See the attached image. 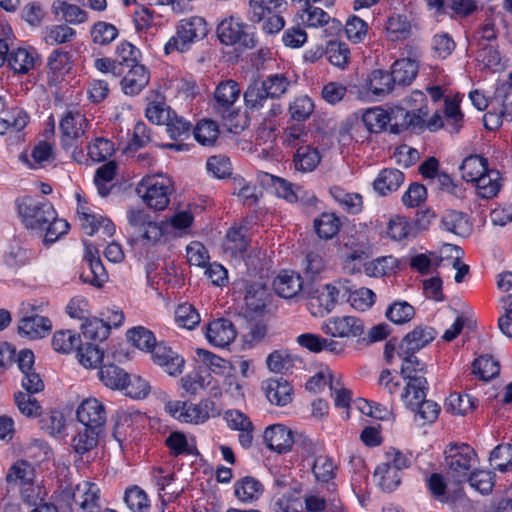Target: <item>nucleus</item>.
<instances>
[{
	"instance_id": "nucleus-1",
	"label": "nucleus",
	"mask_w": 512,
	"mask_h": 512,
	"mask_svg": "<svg viewBox=\"0 0 512 512\" xmlns=\"http://www.w3.org/2000/svg\"><path fill=\"white\" fill-rule=\"evenodd\" d=\"M208 34L206 21L202 17L194 16L182 19L176 26V33L164 46V52L169 55L173 52L184 53L191 45L204 39Z\"/></svg>"
},
{
	"instance_id": "nucleus-2",
	"label": "nucleus",
	"mask_w": 512,
	"mask_h": 512,
	"mask_svg": "<svg viewBox=\"0 0 512 512\" xmlns=\"http://www.w3.org/2000/svg\"><path fill=\"white\" fill-rule=\"evenodd\" d=\"M16 203L18 214L27 229L43 232L47 222L55 219V209L45 198L26 196Z\"/></svg>"
},
{
	"instance_id": "nucleus-3",
	"label": "nucleus",
	"mask_w": 512,
	"mask_h": 512,
	"mask_svg": "<svg viewBox=\"0 0 512 512\" xmlns=\"http://www.w3.org/2000/svg\"><path fill=\"white\" fill-rule=\"evenodd\" d=\"M136 190L150 209L162 211L168 206L174 189L170 178L153 175L143 178Z\"/></svg>"
},
{
	"instance_id": "nucleus-4",
	"label": "nucleus",
	"mask_w": 512,
	"mask_h": 512,
	"mask_svg": "<svg viewBox=\"0 0 512 512\" xmlns=\"http://www.w3.org/2000/svg\"><path fill=\"white\" fill-rule=\"evenodd\" d=\"M284 0H250L248 18L254 23H261L266 34L279 32L285 25L280 15Z\"/></svg>"
},
{
	"instance_id": "nucleus-5",
	"label": "nucleus",
	"mask_w": 512,
	"mask_h": 512,
	"mask_svg": "<svg viewBox=\"0 0 512 512\" xmlns=\"http://www.w3.org/2000/svg\"><path fill=\"white\" fill-rule=\"evenodd\" d=\"M425 374L426 366H411L409 362L401 365V375L406 380L401 399L411 411L426 398L429 386Z\"/></svg>"
},
{
	"instance_id": "nucleus-6",
	"label": "nucleus",
	"mask_w": 512,
	"mask_h": 512,
	"mask_svg": "<svg viewBox=\"0 0 512 512\" xmlns=\"http://www.w3.org/2000/svg\"><path fill=\"white\" fill-rule=\"evenodd\" d=\"M43 304L36 302H22L20 306V320L18 322V333L21 336L35 340L44 338L52 330V322L40 315Z\"/></svg>"
},
{
	"instance_id": "nucleus-7",
	"label": "nucleus",
	"mask_w": 512,
	"mask_h": 512,
	"mask_svg": "<svg viewBox=\"0 0 512 512\" xmlns=\"http://www.w3.org/2000/svg\"><path fill=\"white\" fill-rule=\"evenodd\" d=\"M436 337V331L432 327L417 326L401 340L398 345L397 355L402 359V364L409 362L411 366H426L415 353L427 346Z\"/></svg>"
},
{
	"instance_id": "nucleus-8",
	"label": "nucleus",
	"mask_w": 512,
	"mask_h": 512,
	"mask_svg": "<svg viewBox=\"0 0 512 512\" xmlns=\"http://www.w3.org/2000/svg\"><path fill=\"white\" fill-rule=\"evenodd\" d=\"M308 295V307L314 316H324L330 313L338 302L339 296L346 297L348 287L338 282L336 285L327 284L322 288H311L305 291Z\"/></svg>"
},
{
	"instance_id": "nucleus-9",
	"label": "nucleus",
	"mask_w": 512,
	"mask_h": 512,
	"mask_svg": "<svg viewBox=\"0 0 512 512\" xmlns=\"http://www.w3.org/2000/svg\"><path fill=\"white\" fill-rule=\"evenodd\" d=\"M89 122L79 109H70L63 113L59 129L62 147L68 151L77 144H82L86 137Z\"/></svg>"
},
{
	"instance_id": "nucleus-10",
	"label": "nucleus",
	"mask_w": 512,
	"mask_h": 512,
	"mask_svg": "<svg viewBox=\"0 0 512 512\" xmlns=\"http://www.w3.org/2000/svg\"><path fill=\"white\" fill-rule=\"evenodd\" d=\"M240 92L239 84L231 79L220 82L214 92L213 110L225 121L229 130H231L232 120L238 115L235 102L238 100Z\"/></svg>"
},
{
	"instance_id": "nucleus-11",
	"label": "nucleus",
	"mask_w": 512,
	"mask_h": 512,
	"mask_svg": "<svg viewBox=\"0 0 512 512\" xmlns=\"http://www.w3.org/2000/svg\"><path fill=\"white\" fill-rule=\"evenodd\" d=\"M248 26L240 18L230 16L222 20L217 27L218 38L225 45L239 44L243 48L253 49L257 40L253 32L247 31Z\"/></svg>"
},
{
	"instance_id": "nucleus-12",
	"label": "nucleus",
	"mask_w": 512,
	"mask_h": 512,
	"mask_svg": "<svg viewBox=\"0 0 512 512\" xmlns=\"http://www.w3.org/2000/svg\"><path fill=\"white\" fill-rule=\"evenodd\" d=\"M444 454L449 473L458 481L468 475L477 457L474 449L466 443H451Z\"/></svg>"
},
{
	"instance_id": "nucleus-13",
	"label": "nucleus",
	"mask_w": 512,
	"mask_h": 512,
	"mask_svg": "<svg viewBox=\"0 0 512 512\" xmlns=\"http://www.w3.org/2000/svg\"><path fill=\"white\" fill-rule=\"evenodd\" d=\"M130 235L135 241L156 242L162 236V230L150 219L143 209L131 208L127 212Z\"/></svg>"
},
{
	"instance_id": "nucleus-14",
	"label": "nucleus",
	"mask_w": 512,
	"mask_h": 512,
	"mask_svg": "<svg viewBox=\"0 0 512 512\" xmlns=\"http://www.w3.org/2000/svg\"><path fill=\"white\" fill-rule=\"evenodd\" d=\"M322 331L336 338H355L364 333L363 321L354 316H338L327 319Z\"/></svg>"
},
{
	"instance_id": "nucleus-15",
	"label": "nucleus",
	"mask_w": 512,
	"mask_h": 512,
	"mask_svg": "<svg viewBox=\"0 0 512 512\" xmlns=\"http://www.w3.org/2000/svg\"><path fill=\"white\" fill-rule=\"evenodd\" d=\"M76 414L78 421L84 426L102 431L106 422V410L98 399L88 398L82 401Z\"/></svg>"
},
{
	"instance_id": "nucleus-16",
	"label": "nucleus",
	"mask_w": 512,
	"mask_h": 512,
	"mask_svg": "<svg viewBox=\"0 0 512 512\" xmlns=\"http://www.w3.org/2000/svg\"><path fill=\"white\" fill-rule=\"evenodd\" d=\"M100 488L97 484L90 481L78 483L72 493V498L83 512H99Z\"/></svg>"
},
{
	"instance_id": "nucleus-17",
	"label": "nucleus",
	"mask_w": 512,
	"mask_h": 512,
	"mask_svg": "<svg viewBox=\"0 0 512 512\" xmlns=\"http://www.w3.org/2000/svg\"><path fill=\"white\" fill-rule=\"evenodd\" d=\"M152 359L155 364L164 369L171 376L182 373L185 361L177 352L163 343H158L152 350Z\"/></svg>"
},
{
	"instance_id": "nucleus-18",
	"label": "nucleus",
	"mask_w": 512,
	"mask_h": 512,
	"mask_svg": "<svg viewBox=\"0 0 512 512\" xmlns=\"http://www.w3.org/2000/svg\"><path fill=\"white\" fill-rule=\"evenodd\" d=\"M205 335L209 343L223 348L235 339L236 329L229 319L220 318L208 324Z\"/></svg>"
},
{
	"instance_id": "nucleus-19",
	"label": "nucleus",
	"mask_w": 512,
	"mask_h": 512,
	"mask_svg": "<svg viewBox=\"0 0 512 512\" xmlns=\"http://www.w3.org/2000/svg\"><path fill=\"white\" fill-rule=\"evenodd\" d=\"M266 446L278 453L289 451L293 445L291 430L282 424H274L267 427L263 435Z\"/></svg>"
},
{
	"instance_id": "nucleus-20",
	"label": "nucleus",
	"mask_w": 512,
	"mask_h": 512,
	"mask_svg": "<svg viewBox=\"0 0 512 512\" xmlns=\"http://www.w3.org/2000/svg\"><path fill=\"white\" fill-rule=\"evenodd\" d=\"M232 430L239 431L238 439L243 448H249L253 442L254 426L251 420L239 410H228L224 416Z\"/></svg>"
},
{
	"instance_id": "nucleus-21",
	"label": "nucleus",
	"mask_w": 512,
	"mask_h": 512,
	"mask_svg": "<svg viewBox=\"0 0 512 512\" xmlns=\"http://www.w3.org/2000/svg\"><path fill=\"white\" fill-rule=\"evenodd\" d=\"M270 178L278 197L290 203L301 201L305 205H312L316 201V197L313 194H308L301 187H294L291 183L280 177L271 175Z\"/></svg>"
},
{
	"instance_id": "nucleus-22",
	"label": "nucleus",
	"mask_w": 512,
	"mask_h": 512,
	"mask_svg": "<svg viewBox=\"0 0 512 512\" xmlns=\"http://www.w3.org/2000/svg\"><path fill=\"white\" fill-rule=\"evenodd\" d=\"M262 389L272 404L285 406L292 401V387L282 377L267 379L262 383Z\"/></svg>"
},
{
	"instance_id": "nucleus-23",
	"label": "nucleus",
	"mask_w": 512,
	"mask_h": 512,
	"mask_svg": "<svg viewBox=\"0 0 512 512\" xmlns=\"http://www.w3.org/2000/svg\"><path fill=\"white\" fill-rule=\"evenodd\" d=\"M127 69L128 71L121 80L122 91L126 95H137L148 85L150 74L142 64Z\"/></svg>"
},
{
	"instance_id": "nucleus-24",
	"label": "nucleus",
	"mask_w": 512,
	"mask_h": 512,
	"mask_svg": "<svg viewBox=\"0 0 512 512\" xmlns=\"http://www.w3.org/2000/svg\"><path fill=\"white\" fill-rule=\"evenodd\" d=\"M275 292L282 298L291 299L303 289L301 276L293 271H282L273 281Z\"/></svg>"
},
{
	"instance_id": "nucleus-25",
	"label": "nucleus",
	"mask_w": 512,
	"mask_h": 512,
	"mask_svg": "<svg viewBox=\"0 0 512 512\" xmlns=\"http://www.w3.org/2000/svg\"><path fill=\"white\" fill-rule=\"evenodd\" d=\"M36 61L35 49L18 47L9 52L7 64L15 73L26 74L35 67Z\"/></svg>"
},
{
	"instance_id": "nucleus-26",
	"label": "nucleus",
	"mask_w": 512,
	"mask_h": 512,
	"mask_svg": "<svg viewBox=\"0 0 512 512\" xmlns=\"http://www.w3.org/2000/svg\"><path fill=\"white\" fill-rule=\"evenodd\" d=\"M404 174L395 168L383 169L373 182L375 191L381 196H386L399 189L404 181Z\"/></svg>"
},
{
	"instance_id": "nucleus-27",
	"label": "nucleus",
	"mask_w": 512,
	"mask_h": 512,
	"mask_svg": "<svg viewBox=\"0 0 512 512\" xmlns=\"http://www.w3.org/2000/svg\"><path fill=\"white\" fill-rule=\"evenodd\" d=\"M165 410L175 419L184 423H203L197 404L185 401H170L166 403Z\"/></svg>"
},
{
	"instance_id": "nucleus-28",
	"label": "nucleus",
	"mask_w": 512,
	"mask_h": 512,
	"mask_svg": "<svg viewBox=\"0 0 512 512\" xmlns=\"http://www.w3.org/2000/svg\"><path fill=\"white\" fill-rule=\"evenodd\" d=\"M418 69L417 61L410 58H402L393 63L390 75L393 77L396 85L408 86L416 78Z\"/></svg>"
},
{
	"instance_id": "nucleus-29",
	"label": "nucleus",
	"mask_w": 512,
	"mask_h": 512,
	"mask_svg": "<svg viewBox=\"0 0 512 512\" xmlns=\"http://www.w3.org/2000/svg\"><path fill=\"white\" fill-rule=\"evenodd\" d=\"M442 228L458 236H467L471 231L468 216L456 210H446L441 217Z\"/></svg>"
},
{
	"instance_id": "nucleus-30",
	"label": "nucleus",
	"mask_w": 512,
	"mask_h": 512,
	"mask_svg": "<svg viewBox=\"0 0 512 512\" xmlns=\"http://www.w3.org/2000/svg\"><path fill=\"white\" fill-rule=\"evenodd\" d=\"M263 491L262 483L251 476H245L234 484L235 496L242 502H253L259 499Z\"/></svg>"
},
{
	"instance_id": "nucleus-31",
	"label": "nucleus",
	"mask_w": 512,
	"mask_h": 512,
	"mask_svg": "<svg viewBox=\"0 0 512 512\" xmlns=\"http://www.w3.org/2000/svg\"><path fill=\"white\" fill-rule=\"evenodd\" d=\"M269 291L261 283H252L247 285L245 294V304L247 308L255 313H262L269 302Z\"/></svg>"
},
{
	"instance_id": "nucleus-32",
	"label": "nucleus",
	"mask_w": 512,
	"mask_h": 512,
	"mask_svg": "<svg viewBox=\"0 0 512 512\" xmlns=\"http://www.w3.org/2000/svg\"><path fill=\"white\" fill-rule=\"evenodd\" d=\"M395 85L390 73L380 69L373 70L366 81L368 90L376 97L386 96L392 92Z\"/></svg>"
},
{
	"instance_id": "nucleus-33",
	"label": "nucleus",
	"mask_w": 512,
	"mask_h": 512,
	"mask_svg": "<svg viewBox=\"0 0 512 512\" xmlns=\"http://www.w3.org/2000/svg\"><path fill=\"white\" fill-rule=\"evenodd\" d=\"M244 228H231L226 235L225 252L235 259H244L249 241L244 234Z\"/></svg>"
},
{
	"instance_id": "nucleus-34",
	"label": "nucleus",
	"mask_w": 512,
	"mask_h": 512,
	"mask_svg": "<svg viewBox=\"0 0 512 512\" xmlns=\"http://www.w3.org/2000/svg\"><path fill=\"white\" fill-rule=\"evenodd\" d=\"M500 173L496 169H487L477 180L476 184L478 195L483 199L495 197L500 190Z\"/></svg>"
},
{
	"instance_id": "nucleus-35",
	"label": "nucleus",
	"mask_w": 512,
	"mask_h": 512,
	"mask_svg": "<svg viewBox=\"0 0 512 512\" xmlns=\"http://www.w3.org/2000/svg\"><path fill=\"white\" fill-rule=\"evenodd\" d=\"M271 96L265 89V84L260 79L254 80L244 92V101L246 108L252 111L262 109Z\"/></svg>"
},
{
	"instance_id": "nucleus-36",
	"label": "nucleus",
	"mask_w": 512,
	"mask_h": 512,
	"mask_svg": "<svg viewBox=\"0 0 512 512\" xmlns=\"http://www.w3.org/2000/svg\"><path fill=\"white\" fill-rule=\"evenodd\" d=\"M35 470L26 460H18L8 470L6 482L9 485H26L33 482Z\"/></svg>"
},
{
	"instance_id": "nucleus-37",
	"label": "nucleus",
	"mask_w": 512,
	"mask_h": 512,
	"mask_svg": "<svg viewBox=\"0 0 512 512\" xmlns=\"http://www.w3.org/2000/svg\"><path fill=\"white\" fill-rule=\"evenodd\" d=\"M487 169V159L477 154L467 156L460 165L462 178L466 182L474 183Z\"/></svg>"
},
{
	"instance_id": "nucleus-38",
	"label": "nucleus",
	"mask_w": 512,
	"mask_h": 512,
	"mask_svg": "<svg viewBox=\"0 0 512 512\" xmlns=\"http://www.w3.org/2000/svg\"><path fill=\"white\" fill-rule=\"evenodd\" d=\"M101 382L113 390H121L128 379V373L114 364H104L99 369Z\"/></svg>"
},
{
	"instance_id": "nucleus-39",
	"label": "nucleus",
	"mask_w": 512,
	"mask_h": 512,
	"mask_svg": "<svg viewBox=\"0 0 512 512\" xmlns=\"http://www.w3.org/2000/svg\"><path fill=\"white\" fill-rule=\"evenodd\" d=\"M321 157L316 148L310 145L299 146L294 155V165L296 170L301 172H311L320 163Z\"/></svg>"
},
{
	"instance_id": "nucleus-40",
	"label": "nucleus",
	"mask_w": 512,
	"mask_h": 512,
	"mask_svg": "<svg viewBox=\"0 0 512 512\" xmlns=\"http://www.w3.org/2000/svg\"><path fill=\"white\" fill-rule=\"evenodd\" d=\"M52 8L57 15H61L67 23L77 25L88 20V13L77 5L57 0Z\"/></svg>"
},
{
	"instance_id": "nucleus-41",
	"label": "nucleus",
	"mask_w": 512,
	"mask_h": 512,
	"mask_svg": "<svg viewBox=\"0 0 512 512\" xmlns=\"http://www.w3.org/2000/svg\"><path fill=\"white\" fill-rule=\"evenodd\" d=\"M374 478L377 479L378 486L385 492L395 490L401 483L400 473L383 462L376 467Z\"/></svg>"
},
{
	"instance_id": "nucleus-42",
	"label": "nucleus",
	"mask_w": 512,
	"mask_h": 512,
	"mask_svg": "<svg viewBox=\"0 0 512 512\" xmlns=\"http://www.w3.org/2000/svg\"><path fill=\"white\" fill-rule=\"evenodd\" d=\"M101 431L86 427L72 438V447L77 454L83 455L97 446Z\"/></svg>"
},
{
	"instance_id": "nucleus-43",
	"label": "nucleus",
	"mask_w": 512,
	"mask_h": 512,
	"mask_svg": "<svg viewBox=\"0 0 512 512\" xmlns=\"http://www.w3.org/2000/svg\"><path fill=\"white\" fill-rule=\"evenodd\" d=\"M330 194L348 213L357 214L362 210L363 202L360 194L348 193L339 186L331 187Z\"/></svg>"
},
{
	"instance_id": "nucleus-44",
	"label": "nucleus",
	"mask_w": 512,
	"mask_h": 512,
	"mask_svg": "<svg viewBox=\"0 0 512 512\" xmlns=\"http://www.w3.org/2000/svg\"><path fill=\"white\" fill-rule=\"evenodd\" d=\"M340 219L334 213H322L314 220V229L321 239H332L339 231Z\"/></svg>"
},
{
	"instance_id": "nucleus-45",
	"label": "nucleus",
	"mask_w": 512,
	"mask_h": 512,
	"mask_svg": "<svg viewBox=\"0 0 512 512\" xmlns=\"http://www.w3.org/2000/svg\"><path fill=\"white\" fill-rule=\"evenodd\" d=\"M362 121L371 133L382 132L388 127V111L380 107L368 109L363 114Z\"/></svg>"
},
{
	"instance_id": "nucleus-46",
	"label": "nucleus",
	"mask_w": 512,
	"mask_h": 512,
	"mask_svg": "<svg viewBox=\"0 0 512 512\" xmlns=\"http://www.w3.org/2000/svg\"><path fill=\"white\" fill-rule=\"evenodd\" d=\"M386 31L391 41L404 40L411 33V24L405 15H392L388 18Z\"/></svg>"
},
{
	"instance_id": "nucleus-47",
	"label": "nucleus",
	"mask_w": 512,
	"mask_h": 512,
	"mask_svg": "<svg viewBox=\"0 0 512 512\" xmlns=\"http://www.w3.org/2000/svg\"><path fill=\"white\" fill-rule=\"evenodd\" d=\"M476 400L468 394L451 393L445 402V409L454 415H465L476 407Z\"/></svg>"
},
{
	"instance_id": "nucleus-48",
	"label": "nucleus",
	"mask_w": 512,
	"mask_h": 512,
	"mask_svg": "<svg viewBox=\"0 0 512 512\" xmlns=\"http://www.w3.org/2000/svg\"><path fill=\"white\" fill-rule=\"evenodd\" d=\"M118 34L116 26L105 21L94 23L90 29L93 43L101 46L109 45L117 38Z\"/></svg>"
},
{
	"instance_id": "nucleus-49",
	"label": "nucleus",
	"mask_w": 512,
	"mask_h": 512,
	"mask_svg": "<svg viewBox=\"0 0 512 512\" xmlns=\"http://www.w3.org/2000/svg\"><path fill=\"white\" fill-rule=\"evenodd\" d=\"M81 343L80 336L71 330H61L54 333L52 338V347L56 352L70 353L77 350Z\"/></svg>"
},
{
	"instance_id": "nucleus-50",
	"label": "nucleus",
	"mask_w": 512,
	"mask_h": 512,
	"mask_svg": "<svg viewBox=\"0 0 512 512\" xmlns=\"http://www.w3.org/2000/svg\"><path fill=\"white\" fill-rule=\"evenodd\" d=\"M127 338L138 349L149 352L158 344L153 332L143 326L129 329L127 331Z\"/></svg>"
},
{
	"instance_id": "nucleus-51",
	"label": "nucleus",
	"mask_w": 512,
	"mask_h": 512,
	"mask_svg": "<svg viewBox=\"0 0 512 512\" xmlns=\"http://www.w3.org/2000/svg\"><path fill=\"white\" fill-rule=\"evenodd\" d=\"M76 37V31L66 24L52 25L44 32V41L48 45H59L72 41Z\"/></svg>"
},
{
	"instance_id": "nucleus-52",
	"label": "nucleus",
	"mask_w": 512,
	"mask_h": 512,
	"mask_svg": "<svg viewBox=\"0 0 512 512\" xmlns=\"http://www.w3.org/2000/svg\"><path fill=\"white\" fill-rule=\"evenodd\" d=\"M116 169V163L113 161H109L97 168L94 176V183L97 187L98 193L102 197H105L110 193V187L108 184L114 179Z\"/></svg>"
},
{
	"instance_id": "nucleus-53",
	"label": "nucleus",
	"mask_w": 512,
	"mask_h": 512,
	"mask_svg": "<svg viewBox=\"0 0 512 512\" xmlns=\"http://www.w3.org/2000/svg\"><path fill=\"white\" fill-rule=\"evenodd\" d=\"M141 52L140 50L132 45L128 41H123L118 44L116 48V62H119L123 69V73L126 68L132 67L139 64Z\"/></svg>"
},
{
	"instance_id": "nucleus-54",
	"label": "nucleus",
	"mask_w": 512,
	"mask_h": 512,
	"mask_svg": "<svg viewBox=\"0 0 512 512\" xmlns=\"http://www.w3.org/2000/svg\"><path fill=\"white\" fill-rule=\"evenodd\" d=\"M473 373L481 380L488 381L500 372L499 362L490 356H480L472 363Z\"/></svg>"
},
{
	"instance_id": "nucleus-55",
	"label": "nucleus",
	"mask_w": 512,
	"mask_h": 512,
	"mask_svg": "<svg viewBox=\"0 0 512 512\" xmlns=\"http://www.w3.org/2000/svg\"><path fill=\"white\" fill-rule=\"evenodd\" d=\"M114 144L104 137H96L87 146V155L94 162H102L114 153Z\"/></svg>"
},
{
	"instance_id": "nucleus-56",
	"label": "nucleus",
	"mask_w": 512,
	"mask_h": 512,
	"mask_svg": "<svg viewBox=\"0 0 512 512\" xmlns=\"http://www.w3.org/2000/svg\"><path fill=\"white\" fill-rule=\"evenodd\" d=\"M124 501L132 512H147L150 507L147 494L138 486L126 489Z\"/></svg>"
},
{
	"instance_id": "nucleus-57",
	"label": "nucleus",
	"mask_w": 512,
	"mask_h": 512,
	"mask_svg": "<svg viewBox=\"0 0 512 512\" xmlns=\"http://www.w3.org/2000/svg\"><path fill=\"white\" fill-rule=\"evenodd\" d=\"M325 54L332 65L343 68L348 63L350 50L346 43L330 40L327 43Z\"/></svg>"
},
{
	"instance_id": "nucleus-58",
	"label": "nucleus",
	"mask_w": 512,
	"mask_h": 512,
	"mask_svg": "<svg viewBox=\"0 0 512 512\" xmlns=\"http://www.w3.org/2000/svg\"><path fill=\"white\" fill-rule=\"evenodd\" d=\"M166 125V132L175 141H184L190 136L192 124L173 112Z\"/></svg>"
},
{
	"instance_id": "nucleus-59",
	"label": "nucleus",
	"mask_w": 512,
	"mask_h": 512,
	"mask_svg": "<svg viewBox=\"0 0 512 512\" xmlns=\"http://www.w3.org/2000/svg\"><path fill=\"white\" fill-rule=\"evenodd\" d=\"M81 329L86 339L94 341H104L110 334L105 323L96 317L85 319L81 324Z\"/></svg>"
},
{
	"instance_id": "nucleus-60",
	"label": "nucleus",
	"mask_w": 512,
	"mask_h": 512,
	"mask_svg": "<svg viewBox=\"0 0 512 512\" xmlns=\"http://www.w3.org/2000/svg\"><path fill=\"white\" fill-rule=\"evenodd\" d=\"M414 315V307L406 301H396L386 310V317L395 324L406 323L410 321Z\"/></svg>"
},
{
	"instance_id": "nucleus-61",
	"label": "nucleus",
	"mask_w": 512,
	"mask_h": 512,
	"mask_svg": "<svg viewBox=\"0 0 512 512\" xmlns=\"http://www.w3.org/2000/svg\"><path fill=\"white\" fill-rule=\"evenodd\" d=\"M77 357L84 367L93 368L104 359V352L95 344L82 345L80 343L77 348Z\"/></svg>"
},
{
	"instance_id": "nucleus-62",
	"label": "nucleus",
	"mask_w": 512,
	"mask_h": 512,
	"mask_svg": "<svg viewBox=\"0 0 512 512\" xmlns=\"http://www.w3.org/2000/svg\"><path fill=\"white\" fill-rule=\"evenodd\" d=\"M32 161L26 160L30 168H43L54 160L52 146L45 141L39 142L31 151Z\"/></svg>"
},
{
	"instance_id": "nucleus-63",
	"label": "nucleus",
	"mask_w": 512,
	"mask_h": 512,
	"mask_svg": "<svg viewBox=\"0 0 512 512\" xmlns=\"http://www.w3.org/2000/svg\"><path fill=\"white\" fill-rule=\"evenodd\" d=\"M455 47L454 39L446 32L437 33L431 39L433 55L439 59H446L451 55Z\"/></svg>"
},
{
	"instance_id": "nucleus-64",
	"label": "nucleus",
	"mask_w": 512,
	"mask_h": 512,
	"mask_svg": "<svg viewBox=\"0 0 512 512\" xmlns=\"http://www.w3.org/2000/svg\"><path fill=\"white\" fill-rule=\"evenodd\" d=\"M492 109L500 112L504 120L512 121V100H510L506 87L496 89L494 97L490 101Z\"/></svg>"
}]
</instances>
